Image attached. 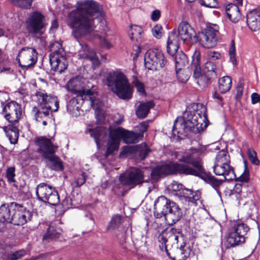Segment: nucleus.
<instances>
[{
	"label": "nucleus",
	"instance_id": "nucleus-1",
	"mask_svg": "<svg viewBox=\"0 0 260 260\" xmlns=\"http://www.w3.org/2000/svg\"><path fill=\"white\" fill-rule=\"evenodd\" d=\"M201 154L200 151L196 149L174 152L172 156L184 164L170 161L161 166H157L152 171V177L154 179H157L163 175L174 174L193 175L199 177L214 188H216L221 184L222 181L216 179L205 171Z\"/></svg>",
	"mask_w": 260,
	"mask_h": 260
},
{
	"label": "nucleus",
	"instance_id": "nucleus-2",
	"mask_svg": "<svg viewBox=\"0 0 260 260\" xmlns=\"http://www.w3.org/2000/svg\"><path fill=\"white\" fill-rule=\"evenodd\" d=\"M103 17V8L93 0H87L77 3L76 9L71 11L68 15L70 25L73 28L75 38L95 36L100 40L101 46L110 49L112 44L105 38L106 27L105 26L101 34H95L96 20H101Z\"/></svg>",
	"mask_w": 260,
	"mask_h": 260
},
{
	"label": "nucleus",
	"instance_id": "nucleus-3",
	"mask_svg": "<svg viewBox=\"0 0 260 260\" xmlns=\"http://www.w3.org/2000/svg\"><path fill=\"white\" fill-rule=\"evenodd\" d=\"M206 108L202 104H193L188 107L183 118H178L174 121L172 131L175 134L186 135L188 132L199 133L207 126Z\"/></svg>",
	"mask_w": 260,
	"mask_h": 260
},
{
	"label": "nucleus",
	"instance_id": "nucleus-4",
	"mask_svg": "<svg viewBox=\"0 0 260 260\" xmlns=\"http://www.w3.org/2000/svg\"><path fill=\"white\" fill-rule=\"evenodd\" d=\"M67 90L74 94L81 100L83 97L88 98L91 106L95 111V118L99 124L105 120V113L102 108V103L96 99L97 92L94 87L85 78L76 77L71 79L66 85Z\"/></svg>",
	"mask_w": 260,
	"mask_h": 260
},
{
	"label": "nucleus",
	"instance_id": "nucleus-5",
	"mask_svg": "<svg viewBox=\"0 0 260 260\" xmlns=\"http://www.w3.org/2000/svg\"><path fill=\"white\" fill-rule=\"evenodd\" d=\"M105 84L119 98L123 100L132 98L133 88L125 75L121 72H109L106 76Z\"/></svg>",
	"mask_w": 260,
	"mask_h": 260
},
{
	"label": "nucleus",
	"instance_id": "nucleus-6",
	"mask_svg": "<svg viewBox=\"0 0 260 260\" xmlns=\"http://www.w3.org/2000/svg\"><path fill=\"white\" fill-rule=\"evenodd\" d=\"M154 214L157 217H165L169 224H173L179 221L182 216V212L179 206L165 196H160L154 204Z\"/></svg>",
	"mask_w": 260,
	"mask_h": 260
},
{
	"label": "nucleus",
	"instance_id": "nucleus-7",
	"mask_svg": "<svg viewBox=\"0 0 260 260\" xmlns=\"http://www.w3.org/2000/svg\"><path fill=\"white\" fill-rule=\"evenodd\" d=\"M192 58V66L194 68L193 76L194 78L197 79L198 84L201 87H204L216 77L218 70L213 62L207 61L204 64L201 72V56L200 53L198 51L194 52Z\"/></svg>",
	"mask_w": 260,
	"mask_h": 260
},
{
	"label": "nucleus",
	"instance_id": "nucleus-8",
	"mask_svg": "<svg viewBox=\"0 0 260 260\" xmlns=\"http://www.w3.org/2000/svg\"><path fill=\"white\" fill-rule=\"evenodd\" d=\"M38 151L46 160L47 166L52 170H61L63 166L60 158L55 154L58 146L49 139L42 137L36 139Z\"/></svg>",
	"mask_w": 260,
	"mask_h": 260
},
{
	"label": "nucleus",
	"instance_id": "nucleus-9",
	"mask_svg": "<svg viewBox=\"0 0 260 260\" xmlns=\"http://www.w3.org/2000/svg\"><path fill=\"white\" fill-rule=\"evenodd\" d=\"M143 137L140 133H135L121 127L111 129L107 144L106 155L111 154L119 147V140L122 139L126 143H135Z\"/></svg>",
	"mask_w": 260,
	"mask_h": 260
},
{
	"label": "nucleus",
	"instance_id": "nucleus-10",
	"mask_svg": "<svg viewBox=\"0 0 260 260\" xmlns=\"http://www.w3.org/2000/svg\"><path fill=\"white\" fill-rule=\"evenodd\" d=\"M51 53L49 55V61L51 69L59 73L67 68V61L62 45L58 42H54L50 45Z\"/></svg>",
	"mask_w": 260,
	"mask_h": 260
},
{
	"label": "nucleus",
	"instance_id": "nucleus-11",
	"mask_svg": "<svg viewBox=\"0 0 260 260\" xmlns=\"http://www.w3.org/2000/svg\"><path fill=\"white\" fill-rule=\"evenodd\" d=\"M248 230L249 228L245 224L240 221L235 222L233 228L230 229L226 236V247L229 248L244 243L245 235Z\"/></svg>",
	"mask_w": 260,
	"mask_h": 260
},
{
	"label": "nucleus",
	"instance_id": "nucleus-12",
	"mask_svg": "<svg viewBox=\"0 0 260 260\" xmlns=\"http://www.w3.org/2000/svg\"><path fill=\"white\" fill-rule=\"evenodd\" d=\"M157 240L161 244L159 245L161 250L165 251L169 256L168 248L177 245L178 242L183 241V239L179 230L168 228L158 235Z\"/></svg>",
	"mask_w": 260,
	"mask_h": 260
},
{
	"label": "nucleus",
	"instance_id": "nucleus-13",
	"mask_svg": "<svg viewBox=\"0 0 260 260\" xmlns=\"http://www.w3.org/2000/svg\"><path fill=\"white\" fill-rule=\"evenodd\" d=\"M119 180L122 185L133 188L144 182V173L138 168L132 167L119 176Z\"/></svg>",
	"mask_w": 260,
	"mask_h": 260
},
{
	"label": "nucleus",
	"instance_id": "nucleus-14",
	"mask_svg": "<svg viewBox=\"0 0 260 260\" xmlns=\"http://www.w3.org/2000/svg\"><path fill=\"white\" fill-rule=\"evenodd\" d=\"M219 27L216 24H209L205 28L199 32L198 35L200 45L206 48L214 47L217 43V35Z\"/></svg>",
	"mask_w": 260,
	"mask_h": 260
},
{
	"label": "nucleus",
	"instance_id": "nucleus-15",
	"mask_svg": "<svg viewBox=\"0 0 260 260\" xmlns=\"http://www.w3.org/2000/svg\"><path fill=\"white\" fill-rule=\"evenodd\" d=\"M36 194L38 199L52 206H56L59 203L57 192L50 185L45 183L38 185Z\"/></svg>",
	"mask_w": 260,
	"mask_h": 260
},
{
	"label": "nucleus",
	"instance_id": "nucleus-16",
	"mask_svg": "<svg viewBox=\"0 0 260 260\" xmlns=\"http://www.w3.org/2000/svg\"><path fill=\"white\" fill-rule=\"evenodd\" d=\"M26 28L31 34H43L46 25L45 16L38 11L30 13L26 21Z\"/></svg>",
	"mask_w": 260,
	"mask_h": 260
},
{
	"label": "nucleus",
	"instance_id": "nucleus-17",
	"mask_svg": "<svg viewBox=\"0 0 260 260\" xmlns=\"http://www.w3.org/2000/svg\"><path fill=\"white\" fill-rule=\"evenodd\" d=\"M167 60L163 53L158 49H150L146 52L144 58V65L148 70L162 68L166 64Z\"/></svg>",
	"mask_w": 260,
	"mask_h": 260
},
{
	"label": "nucleus",
	"instance_id": "nucleus-18",
	"mask_svg": "<svg viewBox=\"0 0 260 260\" xmlns=\"http://www.w3.org/2000/svg\"><path fill=\"white\" fill-rule=\"evenodd\" d=\"M16 59L22 68H28L37 62L38 53L34 48L23 47L19 51Z\"/></svg>",
	"mask_w": 260,
	"mask_h": 260
},
{
	"label": "nucleus",
	"instance_id": "nucleus-19",
	"mask_svg": "<svg viewBox=\"0 0 260 260\" xmlns=\"http://www.w3.org/2000/svg\"><path fill=\"white\" fill-rule=\"evenodd\" d=\"M35 97V100L41 109L47 108L54 111L58 110L59 103L56 97L49 96L43 91H37Z\"/></svg>",
	"mask_w": 260,
	"mask_h": 260
},
{
	"label": "nucleus",
	"instance_id": "nucleus-20",
	"mask_svg": "<svg viewBox=\"0 0 260 260\" xmlns=\"http://www.w3.org/2000/svg\"><path fill=\"white\" fill-rule=\"evenodd\" d=\"M176 31L180 39L184 43H194L198 41L194 30L187 22L182 21Z\"/></svg>",
	"mask_w": 260,
	"mask_h": 260
},
{
	"label": "nucleus",
	"instance_id": "nucleus-21",
	"mask_svg": "<svg viewBox=\"0 0 260 260\" xmlns=\"http://www.w3.org/2000/svg\"><path fill=\"white\" fill-rule=\"evenodd\" d=\"M5 117L11 124H16L22 115L21 106L15 102L8 103L4 108Z\"/></svg>",
	"mask_w": 260,
	"mask_h": 260
},
{
	"label": "nucleus",
	"instance_id": "nucleus-22",
	"mask_svg": "<svg viewBox=\"0 0 260 260\" xmlns=\"http://www.w3.org/2000/svg\"><path fill=\"white\" fill-rule=\"evenodd\" d=\"M16 208L13 214L11 223L17 225H23L31 220L32 213L21 205L16 203Z\"/></svg>",
	"mask_w": 260,
	"mask_h": 260
},
{
	"label": "nucleus",
	"instance_id": "nucleus-23",
	"mask_svg": "<svg viewBox=\"0 0 260 260\" xmlns=\"http://www.w3.org/2000/svg\"><path fill=\"white\" fill-rule=\"evenodd\" d=\"M16 203L5 204L0 206V221L3 223H11L13 214L16 208Z\"/></svg>",
	"mask_w": 260,
	"mask_h": 260
},
{
	"label": "nucleus",
	"instance_id": "nucleus-24",
	"mask_svg": "<svg viewBox=\"0 0 260 260\" xmlns=\"http://www.w3.org/2000/svg\"><path fill=\"white\" fill-rule=\"evenodd\" d=\"M90 101L88 98L85 99L83 97L81 100L80 98L77 97L72 98L67 105L68 111L74 116H78L81 113L80 112L81 106L84 102L88 103V105H91Z\"/></svg>",
	"mask_w": 260,
	"mask_h": 260
},
{
	"label": "nucleus",
	"instance_id": "nucleus-25",
	"mask_svg": "<svg viewBox=\"0 0 260 260\" xmlns=\"http://www.w3.org/2000/svg\"><path fill=\"white\" fill-rule=\"evenodd\" d=\"M213 171L216 175L223 176L224 180H232L236 177L233 168L230 165H214Z\"/></svg>",
	"mask_w": 260,
	"mask_h": 260
},
{
	"label": "nucleus",
	"instance_id": "nucleus-26",
	"mask_svg": "<svg viewBox=\"0 0 260 260\" xmlns=\"http://www.w3.org/2000/svg\"><path fill=\"white\" fill-rule=\"evenodd\" d=\"M180 39L176 29L171 31L168 37L167 49L171 55H175L179 48V42Z\"/></svg>",
	"mask_w": 260,
	"mask_h": 260
},
{
	"label": "nucleus",
	"instance_id": "nucleus-27",
	"mask_svg": "<svg viewBox=\"0 0 260 260\" xmlns=\"http://www.w3.org/2000/svg\"><path fill=\"white\" fill-rule=\"evenodd\" d=\"M81 45V49L79 51L78 56L80 58L89 60L92 62L93 66L95 68L100 63L98 56L93 50H89L86 44Z\"/></svg>",
	"mask_w": 260,
	"mask_h": 260
},
{
	"label": "nucleus",
	"instance_id": "nucleus-28",
	"mask_svg": "<svg viewBox=\"0 0 260 260\" xmlns=\"http://www.w3.org/2000/svg\"><path fill=\"white\" fill-rule=\"evenodd\" d=\"M247 22L249 28L252 31H257L260 29V13L253 10L247 15Z\"/></svg>",
	"mask_w": 260,
	"mask_h": 260
},
{
	"label": "nucleus",
	"instance_id": "nucleus-29",
	"mask_svg": "<svg viewBox=\"0 0 260 260\" xmlns=\"http://www.w3.org/2000/svg\"><path fill=\"white\" fill-rule=\"evenodd\" d=\"M180 191L178 192V197L182 202L195 203L200 199L197 193L187 188H183Z\"/></svg>",
	"mask_w": 260,
	"mask_h": 260
},
{
	"label": "nucleus",
	"instance_id": "nucleus-30",
	"mask_svg": "<svg viewBox=\"0 0 260 260\" xmlns=\"http://www.w3.org/2000/svg\"><path fill=\"white\" fill-rule=\"evenodd\" d=\"M184 245L177 247L175 252V256L172 258L173 260H186L190 255L192 250L189 243H183Z\"/></svg>",
	"mask_w": 260,
	"mask_h": 260
},
{
	"label": "nucleus",
	"instance_id": "nucleus-31",
	"mask_svg": "<svg viewBox=\"0 0 260 260\" xmlns=\"http://www.w3.org/2000/svg\"><path fill=\"white\" fill-rule=\"evenodd\" d=\"M3 129L10 143L14 144H16L19 136L18 129L16 124H10L7 126H4Z\"/></svg>",
	"mask_w": 260,
	"mask_h": 260
},
{
	"label": "nucleus",
	"instance_id": "nucleus-32",
	"mask_svg": "<svg viewBox=\"0 0 260 260\" xmlns=\"http://www.w3.org/2000/svg\"><path fill=\"white\" fill-rule=\"evenodd\" d=\"M88 133L90 134V136L94 139L95 142L99 146L100 143L101 141H103L106 136V130L101 127H96V128H90L88 131Z\"/></svg>",
	"mask_w": 260,
	"mask_h": 260
},
{
	"label": "nucleus",
	"instance_id": "nucleus-33",
	"mask_svg": "<svg viewBox=\"0 0 260 260\" xmlns=\"http://www.w3.org/2000/svg\"><path fill=\"white\" fill-rule=\"evenodd\" d=\"M226 15L229 19L233 23L238 22L241 18V13L239 7L233 5L226 8Z\"/></svg>",
	"mask_w": 260,
	"mask_h": 260
},
{
	"label": "nucleus",
	"instance_id": "nucleus-34",
	"mask_svg": "<svg viewBox=\"0 0 260 260\" xmlns=\"http://www.w3.org/2000/svg\"><path fill=\"white\" fill-rule=\"evenodd\" d=\"M153 106L154 104L151 101L141 103L136 110L137 116L139 118H145Z\"/></svg>",
	"mask_w": 260,
	"mask_h": 260
},
{
	"label": "nucleus",
	"instance_id": "nucleus-35",
	"mask_svg": "<svg viewBox=\"0 0 260 260\" xmlns=\"http://www.w3.org/2000/svg\"><path fill=\"white\" fill-rule=\"evenodd\" d=\"M61 232V230L60 228L52 224L48 228L46 234L43 237V240H55L60 236Z\"/></svg>",
	"mask_w": 260,
	"mask_h": 260
},
{
	"label": "nucleus",
	"instance_id": "nucleus-36",
	"mask_svg": "<svg viewBox=\"0 0 260 260\" xmlns=\"http://www.w3.org/2000/svg\"><path fill=\"white\" fill-rule=\"evenodd\" d=\"M25 254V251L22 249L7 255L6 250L0 248V260H17L24 256Z\"/></svg>",
	"mask_w": 260,
	"mask_h": 260
},
{
	"label": "nucleus",
	"instance_id": "nucleus-37",
	"mask_svg": "<svg viewBox=\"0 0 260 260\" xmlns=\"http://www.w3.org/2000/svg\"><path fill=\"white\" fill-rule=\"evenodd\" d=\"M142 28L138 25L132 26L129 31L131 40L133 42H140L142 40Z\"/></svg>",
	"mask_w": 260,
	"mask_h": 260
},
{
	"label": "nucleus",
	"instance_id": "nucleus-38",
	"mask_svg": "<svg viewBox=\"0 0 260 260\" xmlns=\"http://www.w3.org/2000/svg\"><path fill=\"white\" fill-rule=\"evenodd\" d=\"M175 54L176 71L182 69L188 62L186 55L182 51L176 53Z\"/></svg>",
	"mask_w": 260,
	"mask_h": 260
},
{
	"label": "nucleus",
	"instance_id": "nucleus-39",
	"mask_svg": "<svg viewBox=\"0 0 260 260\" xmlns=\"http://www.w3.org/2000/svg\"><path fill=\"white\" fill-rule=\"evenodd\" d=\"M232 79L230 77L226 76L218 80V87L221 93L228 92L232 86Z\"/></svg>",
	"mask_w": 260,
	"mask_h": 260
},
{
	"label": "nucleus",
	"instance_id": "nucleus-40",
	"mask_svg": "<svg viewBox=\"0 0 260 260\" xmlns=\"http://www.w3.org/2000/svg\"><path fill=\"white\" fill-rule=\"evenodd\" d=\"M231 160L228 152L222 150L218 152L215 158L214 165H230Z\"/></svg>",
	"mask_w": 260,
	"mask_h": 260
},
{
	"label": "nucleus",
	"instance_id": "nucleus-41",
	"mask_svg": "<svg viewBox=\"0 0 260 260\" xmlns=\"http://www.w3.org/2000/svg\"><path fill=\"white\" fill-rule=\"evenodd\" d=\"M32 111L35 114V117L37 121L40 122L41 120L45 119L49 117L50 113L54 112L50 109L44 108V109H38L37 107L33 108Z\"/></svg>",
	"mask_w": 260,
	"mask_h": 260
},
{
	"label": "nucleus",
	"instance_id": "nucleus-42",
	"mask_svg": "<svg viewBox=\"0 0 260 260\" xmlns=\"http://www.w3.org/2000/svg\"><path fill=\"white\" fill-rule=\"evenodd\" d=\"M122 222V216L119 214L113 215L109 222L107 230L108 231H114L119 227Z\"/></svg>",
	"mask_w": 260,
	"mask_h": 260
},
{
	"label": "nucleus",
	"instance_id": "nucleus-43",
	"mask_svg": "<svg viewBox=\"0 0 260 260\" xmlns=\"http://www.w3.org/2000/svg\"><path fill=\"white\" fill-rule=\"evenodd\" d=\"M15 176V168L14 167H8L6 170V178L9 183L17 187Z\"/></svg>",
	"mask_w": 260,
	"mask_h": 260
},
{
	"label": "nucleus",
	"instance_id": "nucleus-44",
	"mask_svg": "<svg viewBox=\"0 0 260 260\" xmlns=\"http://www.w3.org/2000/svg\"><path fill=\"white\" fill-rule=\"evenodd\" d=\"M183 185L178 182L173 181L169 186L168 189L170 191L178 197V192H181L183 189Z\"/></svg>",
	"mask_w": 260,
	"mask_h": 260
},
{
	"label": "nucleus",
	"instance_id": "nucleus-45",
	"mask_svg": "<svg viewBox=\"0 0 260 260\" xmlns=\"http://www.w3.org/2000/svg\"><path fill=\"white\" fill-rule=\"evenodd\" d=\"M176 71L177 78L179 82L184 83L188 80L189 74L186 70L180 69Z\"/></svg>",
	"mask_w": 260,
	"mask_h": 260
},
{
	"label": "nucleus",
	"instance_id": "nucleus-46",
	"mask_svg": "<svg viewBox=\"0 0 260 260\" xmlns=\"http://www.w3.org/2000/svg\"><path fill=\"white\" fill-rule=\"evenodd\" d=\"M16 6L19 7L28 9L30 8L33 0H11Z\"/></svg>",
	"mask_w": 260,
	"mask_h": 260
},
{
	"label": "nucleus",
	"instance_id": "nucleus-47",
	"mask_svg": "<svg viewBox=\"0 0 260 260\" xmlns=\"http://www.w3.org/2000/svg\"><path fill=\"white\" fill-rule=\"evenodd\" d=\"M247 154L252 164L255 165H259V161L257 157L256 152L253 149L249 148L247 150Z\"/></svg>",
	"mask_w": 260,
	"mask_h": 260
},
{
	"label": "nucleus",
	"instance_id": "nucleus-48",
	"mask_svg": "<svg viewBox=\"0 0 260 260\" xmlns=\"http://www.w3.org/2000/svg\"><path fill=\"white\" fill-rule=\"evenodd\" d=\"M229 56L231 62L233 64H236L237 63V59L236 57V49L234 41H232L231 42V47L229 50Z\"/></svg>",
	"mask_w": 260,
	"mask_h": 260
},
{
	"label": "nucleus",
	"instance_id": "nucleus-49",
	"mask_svg": "<svg viewBox=\"0 0 260 260\" xmlns=\"http://www.w3.org/2000/svg\"><path fill=\"white\" fill-rule=\"evenodd\" d=\"M200 4L207 7L216 8L218 4L216 0H199Z\"/></svg>",
	"mask_w": 260,
	"mask_h": 260
},
{
	"label": "nucleus",
	"instance_id": "nucleus-50",
	"mask_svg": "<svg viewBox=\"0 0 260 260\" xmlns=\"http://www.w3.org/2000/svg\"><path fill=\"white\" fill-rule=\"evenodd\" d=\"M153 36L156 39H160L162 36V28L159 25H155L152 29Z\"/></svg>",
	"mask_w": 260,
	"mask_h": 260
},
{
	"label": "nucleus",
	"instance_id": "nucleus-51",
	"mask_svg": "<svg viewBox=\"0 0 260 260\" xmlns=\"http://www.w3.org/2000/svg\"><path fill=\"white\" fill-rule=\"evenodd\" d=\"M133 84L137 88V91L143 94L145 93L144 84L139 81L137 78H135L133 81Z\"/></svg>",
	"mask_w": 260,
	"mask_h": 260
},
{
	"label": "nucleus",
	"instance_id": "nucleus-52",
	"mask_svg": "<svg viewBox=\"0 0 260 260\" xmlns=\"http://www.w3.org/2000/svg\"><path fill=\"white\" fill-rule=\"evenodd\" d=\"M133 149L131 146H126L122 148V150L119 154L120 157H125L132 152Z\"/></svg>",
	"mask_w": 260,
	"mask_h": 260
},
{
	"label": "nucleus",
	"instance_id": "nucleus-53",
	"mask_svg": "<svg viewBox=\"0 0 260 260\" xmlns=\"http://www.w3.org/2000/svg\"><path fill=\"white\" fill-rule=\"evenodd\" d=\"M249 171L247 170L246 165L243 173L239 177V180L241 182H247L249 180Z\"/></svg>",
	"mask_w": 260,
	"mask_h": 260
},
{
	"label": "nucleus",
	"instance_id": "nucleus-54",
	"mask_svg": "<svg viewBox=\"0 0 260 260\" xmlns=\"http://www.w3.org/2000/svg\"><path fill=\"white\" fill-rule=\"evenodd\" d=\"M85 182V174L83 173L80 177H79L75 181V186L76 187H80L83 185Z\"/></svg>",
	"mask_w": 260,
	"mask_h": 260
},
{
	"label": "nucleus",
	"instance_id": "nucleus-55",
	"mask_svg": "<svg viewBox=\"0 0 260 260\" xmlns=\"http://www.w3.org/2000/svg\"><path fill=\"white\" fill-rule=\"evenodd\" d=\"M244 85L242 82H239L237 86L236 92V98H240L243 94Z\"/></svg>",
	"mask_w": 260,
	"mask_h": 260
},
{
	"label": "nucleus",
	"instance_id": "nucleus-56",
	"mask_svg": "<svg viewBox=\"0 0 260 260\" xmlns=\"http://www.w3.org/2000/svg\"><path fill=\"white\" fill-rule=\"evenodd\" d=\"M207 56L210 59H212V60H214L219 59L221 55L218 52L213 51H209L207 52Z\"/></svg>",
	"mask_w": 260,
	"mask_h": 260
},
{
	"label": "nucleus",
	"instance_id": "nucleus-57",
	"mask_svg": "<svg viewBox=\"0 0 260 260\" xmlns=\"http://www.w3.org/2000/svg\"><path fill=\"white\" fill-rule=\"evenodd\" d=\"M13 33L10 30L7 29L5 31L3 29L0 28V37L5 36L7 38H10L12 36Z\"/></svg>",
	"mask_w": 260,
	"mask_h": 260
},
{
	"label": "nucleus",
	"instance_id": "nucleus-58",
	"mask_svg": "<svg viewBox=\"0 0 260 260\" xmlns=\"http://www.w3.org/2000/svg\"><path fill=\"white\" fill-rule=\"evenodd\" d=\"M251 103L255 104L258 102L260 103V96L257 93H253L251 95Z\"/></svg>",
	"mask_w": 260,
	"mask_h": 260
},
{
	"label": "nucleus",
	"instance_id": "nucleus-59",
	"mask_svg": "<svg viewBox=\"0 0 260 260\" xmlns=\"http://www.w3.org/2000/svg\"><path fill=\"white\" fill-rule=\"evenodd\" d=\"M160 16V12L158 10H155L152 12L151 19L153 21H157Z\"/></svg>",
	"mask_w": 260,
	"mask_h": 260
},
{
	"label": "nucleus",
	"instance_id": "nucleus-60",
	"mask_svg": "<svg viewBox=\"0 0 260 260\" xmlns=\"http://www.w3.org/2000/svg\"><path fill=\"white\" fill-rule=\"evenodd\" d=\"M242 185L240 183H237L233 188V191L236 193L240 194L242 192Z\"/></svg>",
	"mask_w": 260,
	"mask_h": 260
},
{
	"label": "nucleus",
	"instance_id": "nucleus-61",
	"mask_svg": "<svg viewBox=\"0 0 260 260\" xmlns=\"http://www.w3.org/2000/svg\"><path fill=\"white\" fill-rule=\"evenodd\" d=\"M84 217H85V220L88 221L89 224H90L91 225H93L94 224L93 219L92 218L91 214L90 213H86L84 215Z\"/></svg>",
	"mask_w": 260,
	"mask_h": 260
},
{
	"label": "nucleus",
	"instance_id": "nucleus-62",
	"mask_svg": "<svg viewBox=\"0 0 260 260\" xmlns=\"http://www.w3.org/2000/svg\"><path fill=\"white\" fill-rule=\"evenodd\" d=\"M148 127V124L147 123L143 122L141 124V133L143 135V133L146 132Z\"/></svg>",
	"mask_w": 260,
	"mask_h": 260
},
{
	"label": "nucleus",
	"instance_id": "nucleus-63",
	"mask_svg": "<svg viewBox=\"0 0 260 260\" xmlns=\"http://www.w3.org/2000/svg\"><path fill=\"white\" fill-rule=\"evenodd\" d=\"M37 41H41L42 46H44L46 44L45 39L44 37H42L41 38H38Z\"/></svg>",
	"mask_w": 260,
	"mask_h": 260
},
{
	"label": "nucleus",
	"instance_id": "nucleus-64",
	"mask_svg": "<svg viewBox=\"0 0 260 260\" xmlns=\"http://www.w3.org/2000/svg\"><path fill=\"white\" fill-rule=\"evenodd\" d=\"M213 97L214 99H217L219 101H221L222 100V97L218 93H217L216 92H215L214 93V94L213 95Z\"/></svg>",
	"mask_w": 260,
	"mask_h": 260
}]
</instances>
